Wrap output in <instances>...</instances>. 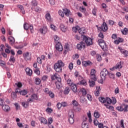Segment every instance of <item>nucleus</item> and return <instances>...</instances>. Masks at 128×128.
I'll return each mask as SVG.
<instances>
[{
  "instance_id": "obj_1",
  "label": "nucleus",
  "mask_w": 128,
  "mask_h": 128,
  "mask_svg": "<svg viewBox=\"0 0 128 128\" xmlns=\"http://www.w3.org/2000/svg\"><path fill=\"white\" fill-rule=\"evenodd\" d=\"M64 66V63L61 60H58L54 65V70L56 72H62Z\"/></svg>"
},
{
  "instance_id": "obj_2",
  "label": "nucleus",
  "mask_w": 128,
  "mask_h": 128,
  "mask_svg": "<svg viewBox=\"0 0 128 128\" xmlns=\"http://www.w3.org/2000/svg\"><path fill=\"white\" fill-rule=\"evenodd\" d=\"M108 74V71L106 68H104L100 73V76L102 80H106V76Z\"/></svg>"
},
{
  "instance_id": "obj_3",
  "label": "nucleus",
  "mask_w": 128,
  "mask_h": 128,
  "mask_svg": "<svg viewBox=\"0 0 128 128\" xmlns=\"http://www.w3.org/2000/svg\"><path fill=\"white\" fill-rule=\"evenodd\" d=\"M82 38L88 46L92 44V40L90 38H88L86 36H82Z\"/></svg>"
},
{
  "instance_id": "obj_4",
  "label": "nucleus",
  "mask_w": 128,
  "mask_h": 128,
  "mask_svg": "<svg viewBox=\"0 0 128 128\" xmlns=\"http://www.w3.org/2000/svg\"><path fill=\"white\" fill-rule=\"evenodd\" d=\"M122 64H124V62L120 61L119 63H118L114 66L110 68V70L114 72L116 70H119L122 68Z\"/></svg>"
},
{
  "instance_id": "obj_5",
  "label": "nucleus",
  "mask_w": 128,
  "mask_h": 128,
  "mask_svg": "<svg viewBox=\"0 0 128 128\" xmlns=\"http://www.w3.org/2000/svg\"><path fill=\"white\" fill-rule=\"evenodd\" d=\"M69 118L68 121L70 124H72L74 122V114L73 112H70L68 113Z\"/></svg>"
},
{
  "instance_id": "obj_6",
  "label": "nucleus",
  "mask_w": 128,
  "mask_h": 128,
  "mask_svg": "<svg viewBox=\"0 0 128 128\" xmlns=\"http://www.w3.org/2000/svg\"><path fill=\"white\" fill-rule=\"evenodd\" d=\"M51 78L52 80H57L58 82H62V78L57 73H55L54 75L51 76Z\"/></svg>"
},
{
  "instance_id": "obj_7",
  "label": "nucleus",
  "mask_w": 128,
  "mask_h": 128,
  "mask_svg": "<svg viewBox=\"0 0 128 128\" xmlns=\"http://www.w3.org/2000/svg\"><path fill=\"white\" fill-rule=\"evenodd\" d=\"M98 44L102 48H106V42H104V40H98Z\"/></svg>"
},
{
  "instance_id": "obj_8",
  "label": "nucleus",
  "mask_w": 128,
  "mask_h": 128,
  "mask_svg": "<svg viewBox=\"0 0 128 128\" xmlns=\"http://www.w3.org/2000/svg\"><path fill=\"white\" fill-rule=\"evenodd\" d=\"M98 30H101L103 32H106V30H108V25L106 24V22H103L101 27L98 28Z\"/></svg>"
},
{
  "instance_id": "obj_9",
  "label": "nucleus",
  "mask_w": 128,
  "mask_h": 128,
  "mask_svg": "<svg viewBox=\"0 0 128 128\" xmlns=\"http://www.w3.org/2000/svg\"><path fill=\"white\" fill-rule=\"evenodd\" d=\"M33 102L32 99L28 98L27 102H22V106H24V108H28V104H30V102Z\"/></svg>"
},
{
  "instance_id": "obj_10",
  "label": "nucleus",
  "mask_w": 128,
  "mask_h": 128,
  "mask_svg": "<svg viewBox=\"0 0 128 128\" xmlns=\"http://www.w3.org/2000/svg\"><path fill=\"white\" fill-rule=\"evenodd\" d=\"M40 32L43 34H46L48 32V27L46 26H44L42 28L39 29Z\"/></svg>"
},
{
  "instance_id": "obj_11",
  "label": "nucleus",
  "mask_w": 128,
  "mask_h": 128,
  "mask_svg": "<svg viewBox=\"0 0 128 128\" xmlns=\"http://www.w3.org/2000/svg\"><path fill=\"white\" fill-rule=\"evenodd\" d=\"M23 57L25 60H30V52H28L24 53Z\"/></svg>"
},
{
  "instance_id": "obj_12",
  "label": "nucleus",
  "mask_w": 128,
  "mask_h": 128,
  "mask_svg": "<svg viewBox=\"0 0 128 128\" xmlns=\"http://www.w3.org/2000/svg\"><path fill=\"white\" fill-rule=\"evenodd\" d=\"M2 109L3 110H4V112H10V106H8V105H3L2 106Z\"/></svg>"
},
{
  "instance_id": "obj_13",
  "label": "nucleus",
  "mask_w": 128,
  "mask_h": 128,
  "mask_svg": "<svg viewBox=\"0 0 128 128\" xmlns=\"http://www.w3.org/2000/svg\"><path fill=\"white\" fill-rule=\"evenodd\" d=\"M86 48V43L84 42L77 44V48Z\"/></svg>"
},
{
  "instance_id": "obj_14",
  "label": "nucleus",
  "mask_w": 128,
  "mask_h": 128,
  "mask_svg": "<svg viewBox=\"0 0 128 128\" xmlns=\"http://www.w3.org/2000/svg\"><path fill=\"white\" fill-rule=\"evenodd\" d=\"M120 52L122 54H124L125 58H126L128 56V51L124 49V48H121L120 49Z\"/></svg>"
},
{
  "instance_id": "obj_15",
  "label": "nucleus",
  "mask_w": 128,
  "mask_h": 128,
  "mask_svg": "<svg viewBox=\"0 0 128 128\" xmlns=\"http://www.w3.org/2000/svg\"><path fill=\"white\" fill-rule=\"evenodd\" d=\"M78 30L80 34H84V33L86 32V28L84 27L79 28Z\"/></svg>"
},
{
  "instance_id": "obj_16",
  "label": "nucleus",
  "mask_w": 128,
  "mask_h": 128,
  "mask_svg": "<svg viewBox=\"0 0 128 128\" xmlns=\"http://www.w3.org/2000/svg\"><path fill=\"white\" fill-rule=\"evenodd\" d=\"M60 30L63 32H66V30L68 28V27L64 25L63 24H60Z\"/></svg>"
},
{
  "instance_id": "obj_17",
  "label": "nucleus",
  "mask_w": 128,
  "mask_h": 128,
  "mask_svg": "<svg viewBox=\"0 0 128 128\" xmlns=\"http://www.w3.org/2000/svg\"><path fill=\"white\" fill-rule=\"evenodd\" d=\"M63 12L66 16H68L70 14V11L67 8H64L63 9Z\"/></svg>"
},
{
  "instance_id": "obj_18",
  "label": "nucleus",
  "mask_w": 128,
  "mask_h": 128,
  "mask_svg": "<svg viewBox=\"0 0 128 128\" xmlns=\"http://www.w3.org/2000/svg\"><path fill=\"white\" fill-rule=\"evenodd\" d=\"M70 86L74 92H76L78 88H76V84H72L70 85Z\"/></svg>"
},
{
  "instance_id": "obj_19",
  "label": "nucleus",
  "mask_w": 128,
  "mask_h": 128,
  "mask_svg": "<svg viewBox=\"0 0 128 128\" xmlns=\"http://www.w3.org/2000/svg\"><path fill=\"white\" fill-rule=\"evenodd\" d=\"M26 74H28V76H32V69L27 68L26 69Z\"/></svg>"
},
{
  "instance_id": "obj_20",
  "label": "nucleus",
  "mask_w": 128,
  "mask_h": 128,
  "mask_svg": "<svg viewBox=\"0 0 128 128\" xmlns=\"http://www.w3.org/2000/svg\"><path fill=\"white\" fill-rule=\"evenodd\" d=\"M96 91L94 94L96 96H100V90H102L100 89V86H99L98 88V86H96Z\"/></svg>"
},
{
  "instance_id": "obj_21",
  "label": "nucleus",
  "mask_w": 128,
  "mask_h": 128,
  "mask_svg": "<svg viewBox=\"0 0 128 128\" xmlns=\"http://www.w3.org/2000/svg\"><path fill=\"white\" fill-rule=\"evenodd\" d=\"M82 64L84 66H90V64H92V62L90 61H83Z\"/></svg>"
},
{
  "instance_id": "obj_22",
  "label": "nucleus",
  "mask_w": 128,
  "mask_h": 128,
  "mask_svg": "<svg viewBox=\"0 0 128 128\" xmlns=\"http://www.w3.org/2000/svg\"><path fill=\"white\" fill-rule=\"evenodd\" d=\"M123 42L124 40L122 38H118L114 41V44H118L120 42Z\"/></svg>"
},
{
  "instance_id": "obj_23",
  "label": "nucleus",
  "mask_w": 128,
  "mask_h": 128,
  "mask_svg": "<svg viewBox=\"0 0 128 128\" xmlns=\"http://www.w3.org/2000/svg\"><path fill=\"white\" fill-rule=\"evenodd\" d=\"M8 41L10 42V44H14V38L12 36H10L8 38Z\"/></svg>"
},
{
  "instance_id": "obj_24",
  "label": "nucleus",
  "mask_w": 128,
  "mask_h": 128,
  "mask_svg": "<svg viewBox=\"0 0 128 128\" xmlns=\"http://www.w3.org/2000/svg\"><path fill=\"white\" fill-rule=\"evenodd\" d=\"M80 102L82 104H86V99L84 98V96H81L80 97Z\"/></svg>"
},
{
  "instance_id": "obj_25",
  "label": "nucleus",
  "mask_w": 128,
  "mask_h": 128,
  "mask_svg": "<svg viewBox=\"0 0 128 128\" xmlns=\"http://www.w3.org/2000/svg\"><path fill=\"white\" fill-rule=\"evenodd\" d=\"M18 8L20 10L21 12H22V14H26V11H24V6L22 5H18Z\"/></svg>"
},
{
  "instance_id": "obj_26",
  "label": "nucleus",
  "mask_w": 128,
  "mask_h": 128,
  "mask_svg": "<svg viewBox=\"0 0 128 128\" xmlns=\"http://www.w3.org/2000/svg\"><path fill=\"white\" fill-rule=\"evenodd\" d=\"M106 104H110L112 102V99H110V98L108 97H106Z\"/></svg>"
},
{
  "instance_id": "obj_27",
  "label": "nucleus",
  "mask_w": 128,
  "mask_h": 128,
  "mask_svg": "<svg viewBox=\"0 0 128 128\" xmlns=\"http://www.w3.org/2000/svg\"><path fill=\"white\" fill-rule=\"evenodd\" d=\"M121 32L122 34H128V29L126 28H124V30H121Z\"/></svg>"
},
{
  "instance_id": "obj_28",
  "label": "nucleus",
  "mask_w": 128,
  "mask_h": 128,
  "mask_svg": "<svg viewBox=\"0 0 128 128\" xmlns=\"http://www.w3.org/2000/svg\"><path fill=\"white\" fill-rule=\"evenodd\" d=\"M34 82L36 84H37V85L40 84V82H41L40 79L38 78H37L34 79Z\"/></svg>"
},
{
  "instance_id": "obj_29",
  "label": "nucleus",
  "mask_w": 128,
  "mask_h": 128,
  "mask_svg": "<svg viewBox=\"0 0 128 128\" xmlns=\"http://www.w3.org/2000/svg\"><path fill=\"white\" fill-rule=\"evenodd\" d=\"M46 20L50 22V20H52V18L50 17V13H47L46 16Z\"/></svg>"
},
{
  "instance_id": "obj_30",
  "label": "nucleus",
  "mask_w": 128,
  "mask_h": 128,
  "mask_svg": "<svg viewBox=\"0 0 128 128\" xmlns=\"http://www.w3.org/2000/svg\"><path fill=\"white\" fill-rule=\"evenodd\" d=\"M90 86L91 88H94L96 86V82L92 80H89Z\"/></svg>"
},
{
  "instance_id": "obj_31",
  "label": "nucleus",
  "mask_w": 128,
  "mask_h": 128,
  "mask_svg": "<svg viewBox=\"0 0 128 128\" xmlns=\"http://www.w3.org/2000/svg\"><path fill=\"white\" fill-rule=\"evenodd\" d=\"M54 40L55 42H60V37H58V36L56 35L54 36Z\"/></svg>"
},
{
  "instance_id": "obj_32",
  "label": "nucleus",
  "mask_w": 128,
  "mask_h": 128,
  "mask_svg": "<svg viewBox=\"0 0 128 128\" xmlns=\"http://www.w3.org/2000/svg\"><path fill=\"white\" fill-rule=\"evenodd\" d=\"M56 48H62V45L60 42H58L56 44Z\"/></svg>"
},
{
  "instance_id": "obj_33",
  "label": "nucleus",
  "mask_w": 128,
  "mask_h": 128,
  "mask_svg": "<svg viewBox=\"0 0 128 128\" xmlns=\"http://www.w3.org/2000/svg\"><path fill=\"white\" fill-rule=\"evenodd\" d=\"M108 76L110 78H113V80H114V73L108 72Z\"/></svg>"
},
{
  "instance_id": "obj_34",
  "label": "nucleus",
  "mask_w": 128,
  "mask_h": 128,
  "mask_svg": "<svg viewBox=\"0 0 128 128\" xmlns=\"http://www.w3.org/2000/svg\"><path fill=\"white\" fill-rule=\"evenodd\" d=\"M96 60L98 62H102V56L100 54H96Z\"/></svg>"
},
{
  "instance_id": "obj_35",
  "label": "nucleus",
  "mask_w": 128,
  "mask_h": 128,
  "mask_svg": "<svg viewBox=\"0 0 128 128\" xmlns=\"http://www.w3.org/2000/svg\"><path fill=\"white\" fill-rule=\"evenodd\" d=\"M70 94V88L68 87H66L64 89V94Z\"/></svg>"
},
{
  "instance_id": "obj_36",
  "label": "nucleus",
  "mask_w": 128,
  "mask_h": 128,
  "mask_svg": "<svg viewBox=\"0 0 128 128\" xmlns=\"http://www.w3.org/2000/svg\"><path fill=\"white\" fill-rule=\"evenodd\" d=\"M90 78L92 80H94V82H96V80H97L96 76V74H92V75H90Z\"/></svg>"
},
{
  "instance_id": "obj_37",
  "label": "nucleus",
  "mask_w": 128,
  "mask_h": 128,
  "mask_svg": "<svg viewBox=\"0 0 128 128\" xmlns=\"http://www.w3.org/2000/svg\"><path fill=\"white\" fill-rule=\"evenodd\" d=\"M116 110H118V112H123L124 106H117L116 108Z\"/></svg>"
},
{
  "instance_id": "obj_38",
  "label": "nucleus",
  "mask_w": 128,
  "mask_h": 128,
  "mask_svg": "<svg viewBox=\"0 0 128 128\" xmlns=\"http://www.w3.org/2000/svg\"><path fill=\"white\" fill-rule=\"evenodd\" d=\"M82 128H88V124L85 122L82 123Z\"/></svg>"
},
{
  "instance_id": "obj_39",
  "label": "nucleus",
  "mask_w": 128,
  "mask_h": 128,
  "mask_svg": "<svg viewBox=\"0 0 128 128\" xmlns=\"http://www.w3.org/2000/svg\"><path fill=\"white\" fill-rule=\"evenodd\" d=\"M98 100L102 104H104V102H106V98L104 97H100L98 98Z\"/></svg>"
},
{
  "instance_id": "obj_40",
  "label": "nucleus",
  "mask_w": 128,
  "mask_h": 128,
  "mask_svg": "<svg viewBox=\"0 0 128 128\" xmlns=\"http://www.w3.org/2000/svg\"><path fill=\"white\" fill-rule=\"evenodd\" d=\"M104 106H106L107 108H108V110H114V106H110V105L104 104Z\"/></svg>"
},
{
  "instance_id": "obj_41",
  "label": "nucleus",
  "mask_w": 128,
  "mask_h": 128,
  "mask_svg": "<svg viewBox=\"0 0 128 128\" xmlns=\"http://www.w3.org/2000/svg\"><path fill=\"white\" fill-rule=\"evenodd\" d=\"M94 116L96 118H100V113H98V111H95L94 112Z\"/></svg>"
},
{
  "instance_id": "obj_42",
  "label": "nucleus",
  "mask_w": 128,
  "mask_h": 128,
  "mask_svg": "<svg viewBox=\"0 0 128 128\" xmlns=\"http://www.w3.org/2000/svg\"><path fill=\"white\" fill-rule=\"evenodd\" d=\"M10 62H16V58H14V57L12 56H10Z\"/></svg>"
},
{
  "instance_id": "obj_43",
  "label": "nucleus",
  "mask_w": 128,
  "mask_h": 128,
  "mask_svg": "<svg viewBox=\"0 0 128 128\" xmlns=\"http://www.w3.org/2000/svg\"><path fill=\"white\" fill-rule=\"evenodd\" d=\"M32 100H38V95L36 94H33L32 96Z\"/></svg>"
},
{
  "instance_id": "obj_44",
  "label": "nucleus",
  "mask_w": 128,
  "mask_h": 128,
  "mask_svg": "<svg viewBox=\"0 0 128 128\" xmlns=\"http://www.w3.org/2000/svg\"><path fill=\"white\" fill-rule=\"evenodd\" d=\"M28 94V91L26 90H24L20 92V94L21 96H26Z\"/></svg>"
},
{
  "instance_id": "obj_45",
  "label": "nucleus",
  "mask_w": 128,
  "mask_h": 128,
  "mask_svg": "<svg viewBox=\"0 0 128 128\" xmlns=\"http://www.w3.org/2000/svg\"><path fill=\"white\" fill-rule=\"evenodd\" d=\"M24 30H28L30 28V24H24Z\"/></svg>"
},
{
  "instance_id": "obj_46",
  "label": "nucleus",
  "mask_w": 128,
  "mask_h": 128,
  "mask_svg": "<svg viewBox=\"0 0 128 128\" xmlns=\"http://www.w3.org/2000/svg\"><path fill=\"white\" fill-rule=\"evenodd\" d=\"M11 96L12 98H16L18 96L16 95V92H12L11 94Z\"/></svg>"
},
{
  "instance_id": "obj_47",
  "label": "nucleus",
  "mask_w": 128,
  "mask_h": 128,
  "mask_svg": "<svg viewBox=\"0 0 128 128\" xmlns=\"http://www.w3.org/2000/svg\"><path fill=\"white\" fill-rule=\"evenodd\" d=\"M48 94L51 98H54V94L52 91H50Z\"/></svg>"
},
{
  "instance_id": "obj_48",
  "label": "nucleus",
  "mask_w": 128,
  "mask_h": 128,
  "mask_svg": "<svg viewBox=\"0 0 128 128\" xmlns=\"http://www.w3.org/2000/svg\"><path fill=\"white\" fill-rule=\"evenodd\" d=\"M32 6H38V2H36V0H32Z\"/></svg>"
},
{
  "instance_id": "obj_49",
  "label": "nucleus",
  "mask_w": 128,
  "mask_h": 128,
  "mask_svg": "<svg viewBox=\"0 0 128 128\" xmlns=\"http://www.w3.org/2000/svg\"><path fill=\"white\" fill-rule=\"evenodd\" d=\"M41 123L48 124V120H46L44 118H41Z\"/></svg>"
},
{
  "instance_id": "obj_50",
  "label": "nucleus",
  "mask_w": 128,
  "mask_h": 128,
  "mask_svg": "<svg viewBox=\"0 0 128 128\" xmlns=\"http://www.w3.org/2000/svg\"><path fill=\"white\" fill-rule=\"evenodd\" d=\"M50 28H52V30H54V32H56V30L57 28L56 26H54V24H51L50 26Z\"/></svg>"
},
{
  "instance_id": "obj_51",
  "label": "nucleus",
  "mask_w": 128,
  "mask_h": 128,
  "mask_svg": "<svg viewBox=\"0 0 128 128\" xmlns=\"http://www.w3.org/2000/svg\"><path fill=\"white\" fill-rule=\"evenodd\" d=\"M58 14L62 16V18H64V11H62L61 10H59L58 12Z\"/></svg>"
},
{
  "instance_id": "obj_52",
  "label": "nucleus",
  "mask_w": 128,
  "mask_h": 128,
  "mask_svg": "<svg viewBox=\"0 0 128 128\" xmlns=\"http://www.w3.org/2000/svg\"><path fill=\"white\" fill-rule=\"evenodd\" d=\"M123 108L124 112H128V105H124Z\"/></svg>"
},
{
  "instance_id": "obj_53",
  "label": "nucleus",
  "mask_w": 128,
  "mask_h": 128,
  "mask_svg": "<svg viewBox=\"0 0 128 128\" xmlns=\"http://www.w3.org/2000/svg\"><path fill=\"white\" fill-rule=\"evenodd\" d=\"M72 104L75 106H78V102H76V100H74L72 102Z\"/></svg>"
},
{
  "instance_id": "obj_54",
  "label": "nucleus",
  "mask_w": 128,
  "mask_h": 128,
  "mask_svg": "<svg viewBox=\"0 0 128 128\" xmlns=\"http://www.w3.org/2000/svg\"><path fill=\"white\" fill-rule=\"evenodd\" d=\"M50 92V88H46L44 90V92L46 94H48Z\"/></svg>"
},
{
  "instance_id": "obj_55",
  "label": "nucleus",
  "mask_w": 128,
  "mask_h": 128,
  "mask_svg": "<svg viewBox=\"0 0 128 128\" xmlns=\"http://www.w3.org/2000/svg\"><path fill=\"white\" fill-rule=\"evenodd\" d=\"M34 74H38V76H39L40 74V70H38V68L34 70Z\"/></svg>"
},
{
  "instance_id": "obj_56",
  "label": "nucleus",
  "mask_w": 128,
  "mask_h": 128,
  "mask_svg": "<svg viewBox=\"0 0 128 128\" xmlns=\"http://www.w3.org/2000/svg\"><path fill=\"white\" fill-rule=\"evenodd\" d=\"M67 83L68 84H69L70 86L74 84V83H72V80L70 78L67 80Z\"/></svg>"
},
{
  "instance_id": "obj_57",
  "label": "nucleus",
  "mask_w": 128,
  "mask_h": 128,
  "mask_svg": "<svg viewBox=\"0 0 128 128\" xmlns=\"http://www.w3.org/2000/svg\"><path fill=\"white\" fill-rule=\"evenodd\" d=\"M80 58V56L78 54H75V55H74L72 56V59L76 60V58Z\"/></svg>"
},
{
  "instance_id": "obj_58",
  "label": "nucleus",
  "mask_w": 128,
  "mask_h": 128,
  "mask_svg": "<svg viewBox=\"0 0 128 128\" xmlns=\"http://www.w3.org/2000/svg\"><path fill=\"white\" fill-rule=\"evenodd\" d=\"M82 96H84L86 94V89L83 88L82 90Z\"/></svg>"
},
{
  "instance_id": "obj_59",
  "label": "nucleus",
  "mask_w": 128,
  "mask_h": 128,
  "mask_svg": "<svg viewBox=\"0 0 128 128\" xmlns=\"http://www.w3.org/2000/svg\"><path fill=\"white\" fill-rule=\"evenodd\" d=\"M16 86H17L18 88H22V84L20 82L16 83Z\"/></svg>"
},
{
  "instance_id": "obj_60",
  "label": "nucleus",
  "mask_w": 128,
  "mask_h": 128,
  "mask_svg": "<svg viewBox=\"0 0 128 128\" xmlns=\"http://www.w3.org/2000/svg\"><path fill=\"white\" fill-rule=\"evenodd\" d=\"M52 122H53L52 118H48V124H52Z\"/></svg>"
},
{
  "instance_id": "obj_61",
  "label": "nucleus",
  "mask_w": 128,
  "mask_h": 128,
  "mask_svg": "<svg viewBox=\"0 0 128 128\" xmlns=\"http://www.w3.org/2000/svg\"><path fill=\"white\" fill-rule=\"evenodd\" d=\"M72 30V32H76V31L78 30V26H76V28H73Z\"/></svg>"
},
{
  "instance_id": "obj_62",
  "label": "nucleus",
  "mask_w": 128,
  "mask_h": 128,
  "mask_svg": "<svg viewBox=\"0 0 128 128\" xmlns=\"http://www.w3.org/2000/svg\"><path fill=\"white\" fill-rule=\"evenodd\" d=\"M69 68L72 70V68H74V64L72 63H70L68 66Z\"/></svg>"
},
{
  "instance_id": "obj_63",
  "label": "nucleus",
  "mask_w": 128,
  "mask_h": 128,
  "mask_svg": "<svg viewBox=\"0 0 128 128\" xmlns=\"http://www.w3.org/2000/svg\"><path fill=\"white\" fill-rule=\"evenodd\" d=\"M94 126L98 125V120H96V118L94 120Z\"/></svg>"
},
{
  "instance_id": "obj_64",
  "label": "nucleus",
  "mask_w": 128,
  "mask_h": 128,
  "mask_svg": "<svg viewBox=\"0 0 128 128\" xmlns=\"http://www.w3.org/2000/svg\"><path fill=\"white\" fill-rule=\"evenodd\" d=\"M87 98L88 100L92 101V96L90 94H88Z\"/></svg>"
}]
</instances>
